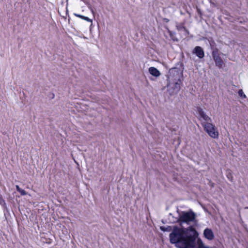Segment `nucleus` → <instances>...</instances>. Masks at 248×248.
I'll return each instance as SVG.
<instances>
[{
    "mask_svg": "<svg viewBox=\"0 0 248 248\" xmlns=\"http://www.w3.org/2000/svg\"><path fill=\"white\" fill-rule=\"evenodd\" d=\"M198 236V232L192 227L186 229L175 227L172 232L169 235L170 243L175 244L178 248H217L205 246L202 242L197 247Z\"/></svg>",
    "mask_w": 248,
    "mask_h": 248,
    "instance_id": "f257e3e1",
    "label": "nucleus"
},
{
    "mask_svg": "<svg viewBox=\"0 0 248 248\" xmlns=\"http://www.w3.org/2000/svg\"><path fill=\"white\" fill-rule=\"evenodd\" d=\"M182 73L177 68H172L169 71L168 88L170 92L177 93L180 90L182 81Z\"/></svg>",
    "mask_w": 248,
    "mask_h": 248,
    "instance_id": "f03ea898",
    "label": "nucleus"
},
{
    "mask_svg": "<svg viewBox=\"0 0 248 248\" xmlns=\"http://www.w3.org/2000/svg\"><path fill=\"white\" fill-rule=\"evenodd\" d=\"M196 215L191 209L188 211H182L179 215L178 222L189 224L196 221Z\"/></svg>",
    "mask_w": 248,
    "mask_h": 248,
    "instance_id": "7ed1b4c3",
    "label": "nucleus"
},
{
    "mask_svg": "<svg viewBox=\"0 0 248 248\" xmlns=\"http://www.w3.org/2000/svg\"><path fill=\"white\" fill-rule=\"evenodd\" d=\"M204 131H205L208 135L213 139H217L218 137V132L217 127L212 124V122L204 124L202 126Z\"/></svg>",
    "mask_w": 248,
    "mask_h": 248,
    "instance_id": "20e7f679",
    "label": "nucleus"
},
{
    "mask_svg": "<svg viewBox=\"0 0 248 248\" xmlns=\"http://www.w3.org/2000/svg\"><path fill=\"white\" fill-rule=\"evenodd\" d=\"M197 112L199 115V119L201 121L202 126L212 122L211 118L206 114L201 108H197Z\"/></svg>",
    "mask_w": 248,
    "mask_h": 248,
    "instance_id": "39448f33",
    "label": "nucleus"
},
{
    "mask_svg": "<svg viewBox=\"0 0 248 248\" xmlns=\"http://www.w3.org/2000/svg\"><path fill=\"white\" fill-rule=\"evenodd\" d=\"M212 55L216 65L219 68L222 67L224 62L221 57L219 56L218 49L217 48L213 49Z\"/></svg>",
    "mask_w": 248,
    "mask_h": 248,
    "instance_id": "423d86ee",
    "label": "nucleus"
},
{
    "mask_svg": "<svg viewBox=\"0 0 248 248\" xmlns=\"http://www.w3.org/2000/svg\"><path fill=\"white\" fill-rule=\"evenodd\" d=\"M204 236L209 240H212L214 239V234L211 229L206 228L203 231Z\"/></svg>",
    "mask_w": 248,
    "mask_h": 248,
    "instance_id": "0eeeda50",
    "label": "nucleus"
},
{
    "mask_svg": "<svg viewBox=\"0 0 248 248\" xmlns=\"http://www.w3.org/2000/svg\"><path fill=\"white\" fill-rule=\"evenodd\" d=\"M193 53L200 59L203 58L204 56V51L201 46H196L193 51Z\"/></svg>",
    "mask_w": 248,
    "mask_h": 248,
    "instance_id": "6e6552de",
    "label": "nucleus"
},
{
    "mask_svg": "<svg viewBox=\"0 0 248 248\" xmlns=\"http://www.w3.org/2000/svg\"><path fill=\"white\" fill-rule=\"evenodd\" d=\"M149 72L151 75L155 77H158L160 75L159 71L154 67H150Z\"/></svg>",
    "mask_w": 248,
    "mask_h": 248,
    "instance_id": "1a4fd4ad",
    "label": "nucleus"
},
{
    "mask_svg": "<svg viewBox=\"0 0 248 248\" xmlns=\"http://www.w3.org/2000/svg\"><path fill=\"white\" fill-rule=\"evenodd\" d=\"M175 227H178L177 226H175L173 227V228L172 229V227L170 226H168L167 227H165V226H161L160 227V230L163 231V232H170V231H172L170 233H171L173 232V229Z\"/></svg>",
    "mask_w": 248,
    "mask_h": 248,
    "instance_id": "9d476101",
    "label": "nucleus"
},
{
    "mask_svg": "<svg viewBox=\"0 0 248 248\" xmlns=\"http://www.w3.org/2000/svg\"><path fill=\"white\" fill-rule=\"evenodd\" d=\"M176 28L178 31H183L186 33V34L188 33L187 30L186 29V28L184 26L183 24H180L177 25Z\"/></svg>",
    "mask_w": 248,
    "mask_h": 248,
    "instance_id": "9b49d317",
    "label": "nucleus"
},
{
    "mask_svg": "<svg viewBox=\"0 0 248 248\" xmlns=\"http://www.w3.org/2000/svg\"><path fill=\"white\" fill-rule=\"evenodd\" d=\"M18 192L20 193L22 196H24L27 194V192L23 189H20Z\"/></svg>",
    "mask_w": 248,
    "mask_h": 248,
    "instance_id": "f8f14e48",
    "label": "nucleus"
},
{
    "mask_svg": "<svg viewBox=\"0 0 248 248\" xmlns=\"http://www.w3.org/2000/svg\"><path fill=\"white\" fill-rule=\"evenodd\" d=\"M0 204L1 205L5 204V201L1 195H0Z\"/></svg>",
    "mask_w": 248,
    "mask_h": 248,
    "instance_id": "ddd939ff",
    "label": "nucleus"
},
{
    "mask_svg": "<svg viewBox=\"0 0 248 248\" xmlns=\"http://www.w3.org/2000/svg\"><path fill=\"white\" fill-rule=\"evenodd\" d=\"M83 19L88 21V22H92V20L90 19L89 17H86V16H84V17H83Z\"/></svg>",
    "mask_w": 248,
    "mask_h": 248,
    "instance_id": "4468645a",
    "label": "nucleus"
},
{
    "mask_svg": "<svg viewBox=\"0 0 248 248\" xmlns=\"http://www.w3.org/2000/svg\"><path fill=\"white\" fill-rule=\"evenodd\" d=\"M239 97L241 99L245 98L246 97L245 94H238Z\"/></svg>",
    "mask_w": 248,
    "mask_h": 248,
    "instance_id": "2eb2a0df",
    "label": "nucleus"
},
{
    "mask_svg": "<svg viewBox=\"0 0 248 248\" xmlns=\"http://www.w3.org/2000/svg\"><path fill=\"white\" fill-rule=\"evenodd\" d=\"M74 15L75 16H76L77 17H78L80 18H82V19H83V17H84V16H85L78 14H74Z\"/></svg>",
    "mask_w": 248,
    "mask_h": 248,
    "instance_id": "dca6fc26",
    "label": "nucleus"
},
{
    "mask_svg": "<svg viewBox=\"0 0 248 248\" xmlns=\"http://www.w3.org/2000/svg\"><path fill=\"white\" fill-rule=\"evenodd\" d=\"M16 189L17 191L18 192V191L21 189V188L19 187V186L16 185Z\"/></svg>",
    "mask_w": 248,
    "mask_h": 248,
    "instance_id": "f3484780",
    "label": "nucleus"
},
{
    "mask_svg": "<svg viewBox=\"0 0 248 248\" xmlns=\"http://www.w3.org/2000/svg\"><path fill=\"white\" fill-rule=\"evenodd\" d=\"M51 95V96H50V97L51 98V99H53L55 97V94H50Z\"/></svg>",
    "mask_w": 248,
    "mask_h": 248,
    "instance_id": "a211bd4d",
    "label": "nucleus"
},
{
    "mask_svg": "<svg viewBox=\"0 0 248 248\" xmlns=\"http://www.w3.org/2000/svg\"><path fill=\"white\" fill-rule=\"evenodd\" d=\"M238 93H243V92L242 90L241 89V90H239V91H238Z\"/></svg>",
    "mask_w": 248,
    "mask_h": 248,
    "instance_id": "6ab92c4d",
    "label": "nucleus"
},
{
    "mask_svg": "<svg viewBox=\"0 0 248 248\" xmlns=\"http://www.w3.org/2000/svg\"><path fill=\"white\" fill-rule=\"evenodd\" d=\"M210 3H211L212 4H213V5H215V4L214 3H213V2H212L210 1Z\"/></svg>",
    "mask_w": 248,
    "mask_h": 248,
    "instance_id": "aec40b11",
    "label": "nucleus"
}]
</instances>
